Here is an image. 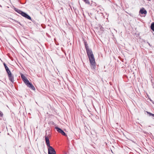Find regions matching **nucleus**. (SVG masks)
<instances>
[{
    "label": "nucleus",
    "mask_w": 154,
    "mask_h": 154,
    "mask_svg": "<svg viewBox=\"0 0 154 154\" xmlns=\"http://www.w3.org/2000/svg\"><path fill=\"white\" fill-rule=\"evenodd\" d=\"M86 51L91 65V67L92 68L94 69L96 67L95 62L92 51L91 49L87 48Z\"/></svg>",
    "instance_id": "obj_1"
},
{
    "label": "nucleus",
    "mask_w": 154,
    "mask_h": 154,
    "mask_svg": "<svg viewBox=\"0 0 154 154\" xmlns=\"http://www.w3.org/2000/svg\"><path fill=\"white\" fill-rule=\"evenodd\" d=\"M48 148V154H56V151L52 146H50Z\"/></svg>",
    "instance_id": "obj_2"
},
{
    "label": "nucleus",
    "mask_w": 154,
    "mask_h": 154,
    "mask_svg": "<svg viewBox=\"0 0 154 154\" xmlns=\"http://www.w3.org/2000/svg\"><path fill=\"white\" fill-rule=\"evenodd\" d=\"M55 128L56 129V130L57 132H58L59 133H60L63 135H64L65 136H67V135L64 132V131L60 128L57 126L55 127Z\"/></svg>",
    "instance_id": "obj_3"
},
{
    "label": "nucleus",
    "mask_w": 154,
    "mask_h": 154,
    "mask_svg": "<svg viewBox=\"0 0 154 154\" xmlns=\"http://www.w3.org/2000/svg\"><path fill=\"white\" fill-rule=\"evenodd\" d=\"M21 15L28 19L31 20V17L29 15L25 12H23V13H22Z\"/></svg>",
    "instance_id": "obj_4"
},
{
    "label": "nucleus",
    "mask_w": 154,
    "mask_h": 154,
    "mask_svg": "<svg viewBox=\"0 0 154 154\" xmlns=\"http://www.w3.org/2000/svg\"><path fill=\"white\" fill-rule=\"evenodd\" d=\"M26 85L29 87V88H30L31 89H32V90H35V88L33 86V85H32V84L30 82H29Z\"/></svg>",
    "instance_id": "obj_5"
},
{
    "label": "nucleus",
    "mask_w": 154,
    "mask_h": 154,
    "mask_svg": "<svg viewBox=\"0 0 154 154\" xmlns=\"http://www.w3.org/2000/svg\"><path fill=\"white\" fill-rule=\"evenodd\" d=\"M45 139L46 143L48 147L50 146H51L50 145V142L48 137L46 136L45 137Z\"/></svg>",
    "instance_id": "obj_6"
},
{
    "label": "nucleus",
    "mask_w": 154,
    "mask_h": 154,
    "mask_svg": "<svg viewBox=\"0 0 154 154\" xmlns=\"http://www.w3.org/2000/svg\"><path fill=\"white\" fill-rule=\"evenodd\" d=\"M8 77L9 80L12 82L13 83L14 81V76H13L12 75H10L8 76Z\"/></svg>",
    "instance_id": "obj_7"
},
{
    "label": "nucleus",
    "mask_w": 154,
    "mask_h": 154,
    "mask_svg": "<svg viewBox=\"0 0 154 154\" xmlns=\"http://www.w3.org/2000/svg\"><path fill=\"white\" fill-rule=\"evenodd\" d=\"M140 13L141 14H146L147 13V11L146 10H145L144 8L141 9L140 11Z\"/></svg>",
    "instance_id": "obj_8"
},
{
    "label": "nucleus",
    "mask_w": 154,
    "mask_h": 154,
    "mask_svg": "<svg viewBox=\"0 0 154 154\" xmlns=\"http://www.w3.org/2000/svg\"><path fill=\"white\" fill-rule=\"evenodd\" d=\"M3 64L5 67V69H6V72H7V71L9 72V68H8V66H7L6 64L5 63H3Z\"/></svg>",
    "instance_id": "obj_9"
},
{
    "label": "nucleus",
    "mask_w": 154,
    "mask_h": 154,
    "mask_svg": "<svg viewBox=\"0 0 154 154\" xmlns=\"http://www.w3.org/2000/svg\"><path fill=\"white\" fill-rule=\"evenodd\" d=\"M23 81L26 85L29 82V81L26 78L25 79H24Z\"/></svg>",
    "instance_id": "obj_10"
},
{
    "label": "nucleus",
    "mask_w": 154,
    "mask_h": 154,
    "mask_svg": "<svg viewBox=\"0 0 154 154\" xmlns=\"http://www.w3.org/2000/svg\"><path fill=\"white\" fill-rule=\"evenodd\" d=\"M150 27L151 29L154 31V22H153L152 23Z\"/></svg>",
    "instance_id": "obj_11"
},
{
    "label": "nucleus",
    "mask_w": 154,
    "mask_h": 154,
    "mask_svg": "<svg viewBox=\"0 0 154 154\" xmlns=\"http://www.w3.org/2000/svg\"><path fill=\"white\" fill-rule=\"evenodd\" d=\"M85 2L86 4H87L88 5L90 4V2L88 0H83Z\"/></svg>",
    "instance_id": "obj_12"
},
{
    "label": "nucleus",
    "mask_w": 154,
    "mask_h": 154,
    "mask_svg": "<svg viewBox=\"0 0 154 154\" xmlns=\"http://www.w3.org/2000/svg\"><path fill=\"white\" fill-rule=\"evenodd\" d=\"M21 78L23 80L24 79L26 78L25 77V76L23 74H21Z\"/></svg>",
    "instance_id": "obj_13"
},
{
    "label": "nucleus",
    "mask_w": 154,
    "mask_h": 154,
    "mask_svg": "<svg viewBox=\"0 0 154 154\" xmlns=\"http://www.w3.org/2000/svg\"><path fill=\"white\" fill-rule=\"evenodd\" d=\"M84 44H85V45L86 50V48H89L88 47V45L87 44V42H84Z\"/></svg>",
    "instance_id": "obj_14"
},
{
    "label": "nucleus",
    "mask_w": 154,
    "mask_h": 154,
    "mask_svg": "<svg viewBox=\"0 0 154 154\" xmlns=\"http://www.w3.org/2000/svg\"><path fill=\"white\" fill-rule=\"evenodd\" d=\"M146 112L148 114H149V116H152L154 117V114H152V113H150V112Z\"/></svg>",
    "instance_id": "obj_15"
},
{
    "label": "nucleus",
    "mask_w": 154,
    "mask_h": 154,
    "mask_svg": "<svg viewBox=\"0 0 154 154\" xmlns=\"http://www.w3.org/2000/svg\"><path fill=\"white\" fill-rule=\"evenodd\" d=\"M17 13L19 14L22 15V13H23V12L21 10H18V12Z\"/></svg>",
    "instance_id": "obj_16"
},
{
    "label": "nucleus",
    "mask_w": 154,
    "mask_h": 154,
    "mask_svg": "<svg viewBox=\"0 0 154 154\" xmlns=\"http://www.w3.org/2000/svg\"><path fill=\"white\" fill-rule=\"evenodd\" d=\"M7 72L8 74V76H9L10 75H11L12 74L10 71V70H9V71H7Z\"/></svg>",
    "instance_id": "obj_17"
},
{
    "label": "nucleus",
    "mask_w": 154,
    "mask_h": 154,
    "mask_svg": "<svg viewBox=\"0 0 154 154\" xmlns=\"http://www.w3.org/2000/svg\"><path fill=\"white\" fill-rule=\"evenodd\" d=\"M3 116V113L1 111H0V116L2 117Z\"/></svg>",
    "instance_id": "obj_18"
},
{
    "label": "nucleus",
    "mask_w": 154,
    "mask_h": 154,
    "mask_svg": "<svg viewBox=\"0 0 154 154\" xmlns=\"http://www.w3.org/2000/svg\"><path fill=\"white\" fill-rule=\"evenodd\" d=\"M19 10L17 8H14V10L17 12H18V10Z\"/></svg>",
    "instance_id": "obj_19"
},
{
    "label": "nucleus",
    "mask_w": 154,
    "mask_h": 154,
    "mask_svg": "<svg viewBox=\"0 0 154 154\" xmlns=\"http://www.w3.org/2000/svg\"><path fill=\"white\" fill-rule=\"evenodd\" d=\"M150 100V101H151V102H152L153 103H154H154H153V101H152V100Z\"/></svg>",
    "instance_id": "obj_20"
},
{
    "label": "nucleus",
    "mask_w": 154,
    "mask_h": 154,
    "mask_svg": "<svg viewBox=\"0 0 154 154\" xmlns=\"http://www.w3.org/2000/svg\"><path fill=\"white\" fill-rule=\"evenodd\" d=\"M102 29H103V27H102V28H100V29H101V30H103Z\"/></svg>",
    "instance_id": "obj_21"
},
{
    "label": "nucleus",
    "mask_w": 154,
    "mask_h": 154,
    "mask_svg": "<svg viewBox=\"0 0 154 154\" xmlns=\"http://www.w3.org/2000/svg\"><path fill=\"white\" fill-rule=\"evenodd\" d=\"M102 29H103V27H102V28H100V29H101V30H103Z\"/></svg>",
    "instance_id": "obj_22"
},
{
    "label": "nucleus",
    "mask_w": 154,
    "mask_h": 154,
    "mask_svg": "<svg viewBox=\"0 0 154 154\" xmlns=\"http://www.w3.org/2000/svg\"><path fill=\"white\" fill-rule=\"evenodd\" d=\"M102 29H103V27H102V28H100V29H101V30H103Z\"/></svg>",
    "instance_id": "obj_23"
},
{
    "label": "nucleus",
    "mask_w": 154,
    "mask_h": 154,
    "mask_svg": "<svg viewBox=\"0 0 154 154\" xmlns=\"http://www.w3.org/2000/svg\"><path fill=\"white\" fill-rule=\"evenodd\" d=\"M111 151L112 152V153H113L112 151V150H111Z\"/></svg>",
    "instance_id": "obj_24"
},
{
    "label": "nucleus",
    "mask_w": 154,
    "mask_h": 154,
    "mask_svg": "<svg viewBox=\"0 0 154 154\" xmlns=\"http://www.w3.org/2000/svg\"><path fill=\"white\" fill-rule=\"evenodd\" d=\"M64 154H67L66 153H65Z\"/></svg>",
    "instance_id": "obj_25"
},
{
    "label": "nucleus",
    "mask_w": 154,
    "mask_h": 154,
    "mask_svg": "<svg viewBox=\"0 0 154 154\" xmlns=\"http://www.w3.org/2000/svg\"><path fill=\"white\" fill-rule=\"evenodd\" d=\"M148 0L149 1H150V0Z\"/></svg>",
    "instance_id": "obj_26"
}]
</instances>
